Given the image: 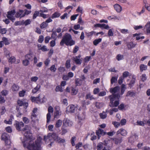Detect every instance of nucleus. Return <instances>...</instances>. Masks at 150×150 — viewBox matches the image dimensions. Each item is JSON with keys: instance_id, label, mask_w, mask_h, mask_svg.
I'll return each mask as SVG.
<instances>
[{"instance_id": "obj_1", "label": "nucleus", "mask_w": 150, "mask_h": 150, "mask_svg": "<svg viewBox=\"0 0 150 150\" xmlns=\"http://www.w3.org/2000/svg\"><path fill=\"white\" fill-rule=\"evenodd\" d=\"M24 126V124L22 122L16 121L15 124L16 129L18 131H22V133L24 134V137L22 141L24 147L29 150H41L40 142L42 138L40 137H38L34 143L33 141L35 138L32 136L30 127L26 125L23 129H22Z\"/></svg>"}, {"instance_id": "obj_2", "label": "nucleus", "mask_w": 150, "mask_h": 150, "mask_svg": "<svg viewBox=\"0 0 150 150\" xmlns=\"http://www.w3.org/2000/svg\"><path fill=\"white\" fill-rule=\"evenodd\" d=\"M64 43L67 46H70L75 44V42L72 39L71 35L68 33H66L63 36L60 44L61 46H63Z\"/></svg>"}, {"instance_id": "obj_3", "label": "nucleus", "mask_w": 150, "mask_h": 150, "mask_svg": "<svg viewBox=\"0 0 150 150\" xmlns=\"http://www.w3.org/2000/svg\"><path fill=\"white\" fill-rule=\"evenodd\" d=\"M59 137L56 133H49L47 136H45L44 137V140L46 142H48V141H52V139L57 141Z\"/></svg>"}, {"instance_id": "obj_4", "label": "nucleus", "mask_w": 150, "mask_h": 150, "mask_svg": "<svg viewBox=\"0 0 150 150\" xmlns=\"http://www.w3.org/2000/svg\"><path fill=\"white\" fill-rule=\"evenodd\" d=\"M53 108L51 106H50L48 108V113L47 114V122H49L50 120L51 114L53 112Z\"/></svg>"}, {"instance_id": "obj_5", "label": "nucleus", "mask_w": 150, "mask_h": 150, "mask_svg": "<svg viewBox=\"0 0 150 150\" xmlns=\"http://www.w3.org/2000/svg\"><path fill=\"white\" fill-rule=\"evenodd\" d=\"M15 13V11L14 10H11L8 12L7 18L11 20L13 22L15 20V18L14 17V15Z\"/></svg>"}, {"instance_id": "obj_6", "label": "nucleus", "mask_w": 150, "mask_h": 150, "mask_svg": "<svg viewBox=\"0 0 150 150\" xmlns=\"http://www.w3.org/2000/svg\"><path fill=\"white\" fill-rule=\"evenodd\" d=\"M72 121L67 118H65L63 121V127H71L73 125Z\"/></svg>"}, {"instance_id": "obj_7", "label": "nucleus", "mask_w": 150, "mask_h": 150, "mask_svg": "<svg viewBox=\"0 0 150 150\" xmlns=\"http://www.w3.org/2000/svg\"><path fill=\"white\" fill-rule=\"evenodd\" d=\"M76 108L74 105H71L66 108V112L67 113L68 112L74 113L75 111Z\"/></svg>"}, {"instance_id": "obj_8", "label": "nucleus", "mask_w": 150, "mask_h": 150, "mask_svg": "<svg viewBox=\"0 0 150 150\" xmlns=\"http://www.w3.org/2000/svg\"><path fill=\"white\" fill-rule=\"evenodd\" d=\"M109 97L110 102H113L115 99H119L120 96L119 93L112 94L111 95L109 96Z\"/></svg>"}, {"instance_id": "obj_9", "label": "nucleus", "mask_w": 150, "mask_h": 150, "mask_svg": "<svg viewBox=\"0 0 150 150\" xmlns=\"http://www.w3.org/2000/svg\"><path fill=\"white\" fill-rule=\"evenodd\" d=\"M81 57L79 55L73 57V59L76 64L80 65L81 64L82 60L80 59Z\"/></svg>"}, {"instance_id": "obj_10", "label": "nucleus", "mask_w": 150, "mask_h": 150, "mask_svg": "<svg viewBox=\"0 0 150 150\" xmlns=\"http://www.w3.org/2000/svg\"><path fill=\"white\" fill-rule=\"evenodd\" d=\"M85 113L83 112L80 111L77 114V117L80 122L81 120H83L85 118Z\"/></svg>"}, {"instance_id": "obj_11", "label": "nucleus", "mask_w": 150, "mask_h": 150, "mask_svg": "<svg viewBox=\"0 0 150 150\" xmlns=\"http://www.w3.org/2000/svg\"><path fill=\"white\" fill-rule=\"evenodd\" d=\"M127 131L124 129H119L117 132L116 134L118 135L120 134L121 135L123 136H125L127 135Z\"/></svg>"}, {"instance_id": "obj_12", "label": "nucleus", "mask_w": 150, "mask_h": 150, "mask_svg": "<svg viewBox=\"0 0 150 150\" xmlns=\"http://www.w3.org/2000/svg\"><path fill=\"white\" fill-rule=\"evenodd\" d=\"M61 111L60 110L59 108L57 109H56L55 111L54 114V118H58L61 115Z\"/></svg>"}, {"instance_id": "obj_13", "label": "nucleus", "mask_w": 150, "mask_h": 150, "mask_svg": "<svg viewBox=\"0 0 150 150\" xmlns=\"http://www.w3.org/2000/svg\"><path fill=\"white\" fill-rule=\"evenodd\" d=\"M25 16V14L24 13V11L22 10H20L18 12L16 13L15 16L16 18L22 17Z\"/></svg>"}, {"instance_id": "obj_14", "label": "nucleus", "mask_w": 150, "mask_h": 150, "mask_svg": "<svg viewBox=\"0 0 150 150\" xmlns=\"http://www.w3.org/2000/svg\"><path fill=\"white\" fill-rule=\"evenodd\" d=\"M120 87L118 86H117L114 88H110V91L112 94H115V93L119 91Z\"/></svg>"}, {"instance_id": "obj_15", "label": "nucleus", "mask_w": 150, "mask_h": 150, "mask_svg": "<svg viewBox=\"0 0 150 150\" xmlns=\"http://www.w3.org/2000/svg\"><path fill=\"white\" fill-rule=\"evenodd\" d=\"M31 119L32 120V122H33V126H35L36 124L35 123L38 122V120L36 117V115L35 114H32L31 116Z\"/></svg>"}, {"instance_id": "obj_16", "label": "nucleus", "mask_w": 150, "mask_h": 150, "mask_svg": "<svg viewBox=\"0 0 150 150\" xmlns=\"http://www.w3.org/2000/svg\"><path fill=\"white\" fill-rule=\"evenodd\" d=\"M39 103H43L45 102L47 100V99L45 96L42 94L39 95Z\"/></svg>"}, {"instance_id": "obj_17", "label": "nucleus", "mask_w": 150, "mask_h": 150, "mask_svg": "<svg viewBox=\"0 0 150 150\" xmlns=\"http://www.w3.org/2000/svg\"><path fill=\"white\" fill-rule=\"evenodd\" d=\"M96 134L98 136V139H99L100 138L101 135H103L105 134V133L103 130L101 129H99L96 132Z\"/></svg>"}, {"instance_id": "obj_18", "label": "nucleus", "mask_w": 150, "mask_h": 150, "mask_svg": "<svg viewBox=\"0 0 150 150\" xmlns=\"http://www.w3.org/2000/svg\"><path fill=\"white\" fill-rule=\"evenodd\" d=\"M35 55L33 53H30L27 54L25 55V59H27L28 60L30 61L33 60V58Z\"/></svg>"}, {"instance_id": "obj_19", "label": "nucleus", "mask_w": 150, "mask_h": 150, "mask_svg": "<svg viewBox=\"0 0 150 150\" xmlns=\"http://www.w3.org/2000/svg\"><path fill=\"white\" fill-rule=\"evenodd\" d=\"M104 143L103 144L107 147L108 149L110 150V146L112 145L111 141L109 140H105L104 141Z\"/></svg>"}, {"instance_id": "obj_20", "label": "nucleus", "mask_w": 150, "mask_h": 150, "mask_svg": "<svg viewBox=\"0 0 150 150\" xmlns=\"http://www.w3.org/2000/svg\"><path fill=\"white\" fill-rule=\"evenodd\" d=\"M144 29L147 33H150V22L146 23L145 25Z\"/></svg>"}, {"instance_id": "obj_21", "label": "nucleus", "mask_w": 150, "mask_h": 150, "mask_svg": "<svg viewBox=\"0 0 150 150\" xmlns=\"http://www.w3.org/2000/svg\"><path fill=\"white\" fill-rule=\"evenodd\" d=\"M111 104L110 105V107H116L119 104V102L118 100L115 101L114 102H110Z\"/></svg>"}, {"instance_id": "obj_22", "label": "nucleus", "mask_w": 150, "mask_h": 150, "mask_svg": "<svg viewBox=\"0 0 150 150\" xmlns=\"http://www.w3.org/2000/svg\"><path fill=\"white\" fill-rule=\"evenodd\" d=\"M1 138L2 140L5 141L9 138V137L7 134L4 133L2 135Z\"/></svg>"}, {"instance_id": "obj_23", "label": "nucleus", "mask_w": 150, "mask_h": 150, "mask_svg": "<svg viewBox=\"0 0 150 150\" xmlns=\"http://www.w3.org/2000/svg\"><path fill=\"white\" fill-rule=\"evenodd\" d=\"M114 7L116 11L118 12H120L122 10L121 7L118 4H115L114 6Z\"/></svg>"}, {"instance_id": "obj_24", "label": "nucleus", "mask_w": 150, "mask_h": 150, "mask_svg": "<svg viewBox=\"0 0 150 150\" xmlns=\"http://www.w3.org/2000/svg\"><path fill=\"white\" fill-rule=\"evenodd\" d=\"M122 137H120L118 138H115L113 139L115 143L116 144L120 143L122 142Z\"/></svg>"}, {"instance_id": "obj_25", "label": "nucleus", "mask_w": 150, "mask_h": 150, "mask_svg": "<svg viewBox=\"0 0 150 150\" xmlns=\"http://www.w3.org/2000/svg\"><path fill=\"white\" fill-rule=\"evenodd\" d=\"M139 68L141 72H142L144 71H145L147 70V65L144 64H141L139 66Z\"/></svg>"}, {"instance_id": "obj_26", "label": "nucleus", "mask_w": 150, "mask_h": 150, "mask_svg": "<svg viewBox=\"0 0 150 150\" xmlns=\"http://www.w3.org/2000/svg\"><path fill=\"white\" fill-rule=\"evenodd\" d=\"M39 95L38 97H31V100L33 102H35L38 103H39Z\"/></svg>"}, {"instance_id": "obj_27", "label": "nucleus", "mask_w": 150, "mask_h": 150, "mask_svg": "<svg viewBox=\"0 0 150 150\" xmlns=\"http://www.w3.org/2000/svg\"><path fill=\"white\" fill-rule=\"evenodd\" d=\"M136 44L133 43L132 42H128L127 43V46L129 49H130L134 47Z\"/></svg>"}, {"instance_id": "obj_28", "label": "nucleus", "mask_w": 150, "mask_h": 150, "mask_svg": "<svg viewBox=\"0 0 150 150\" xmlns=\"http://www.w3.org/2000/svg\"><path fill=\"white\" fill-rule=\"evenodd\" d=\"M19 88V87L17 85L14 84L12 86L11 89L13 91H18Z\"/></svg>"}, {"instance_id": "obj_29", "label": "nucleus", "mask_w": 150, "mask_h": 150, "mask_svg": "<svg viewBox=\"0 0 150 150\" xmlns=\"http://www.w3.org/2000/svg\"><path fill=\"white\" fill-rule=\"evenodd\" d=\"M75 83L76 86H80L82 84V81L81 79H75Z\"/></svg>"}, {"instance_id": "obj_30", "label": "nucleus", "mask_w": 150, "mask_h": 150, "mask_svg": "<svg viewBox=\"0 0 150 150\" xmlns=\"http://www.w3.org/2000/svg\"><path fill=\"white\" fill-rule=\"evenodd\" d=\"M40 88V86L39 84L37 85L36 87H35L33 90L32 92L34 93H36L38 91Z\"/></svg>"}, {"instance_id": "obj_31", "label": "nucleus", "mask_w": 150, "mask_h": 150, "mask_svg": "<svg viewBox=\"0 0 150 150\" xmlns=\"http://www.w3.org/2000/svg\"><path fill=\"white\" fill-rule=\"evenodd\" d=\"M78 90L74 87H72L71 90V93L72 95H75L77 94Z\"/></svg>"}, {"instance_id": "obj_32", "label": "nucleus", "mask_w": 150, "mask_h": 150, "mask_svg": "<svg viewBox=\"0 0 150 150\" xmlns=\"http://www.w3.org/2000/svg\"><path fill=\"white\" fill-rule=\"evenodd\" d=\"M134 125L143 126L144 125V122L142 121L138 120L134 124Z\"/></svg>"}, {"instance_id": "obj_33", "label": "nucleus", "mask_w": 150, "mask_h": 150, "mask_svg": "<svg viewBox=\"0 0 150 150\" xmlns=\"http://www.w3.org/2000/svg\"><path fill=\"white\" fill-rule=\"evenodd\" d=\"M135 81V79L134 78H132L130 81L129 83L128 84L129 86L131 87L133 86Z\"/></svg>"}, {"instance_id": "obj_34", "label": "nucleus", "mask_w": 150, "mask_h": 150, "mask_svg": "<svg viewBox=\"0 0 150 150\" xmlns=\"http://www.w3.org/2000/svg\"><path fill=\"white\" fill-rule=\"evenodd\" d=\"M8 62L10 63H11V64L16 62V59L15 57L13 56L10 57L9 58H8Z\"/></svg>"}, {"instance_id": "obj_35", "label": "nucleus", "mask_w": 150, "mask_h": 150, "mask_svg": "<svg viewBox=\"0 0 150 150\" xmlns=\"http://www.w3.org/2000/svg\"><path fill=\"white\" fill-rule=\"evenodd\" d=\"M13 118V115H11L10 116V118L8 121H7L6 120H4V122L6 124H8L9 125L11 124H12V119Z\"/></svg>"}, {"instance_id": "obj_36", "label": "nucleus", "mask_w": 150, "mask_h": 150, "mask_svg": "<svg viewBox=\"0 0 150 150\" xmlns=\"http://www.w3.org/2000/svg\"><path fill=\"white\" fill-rule=\"evenodd\" d=\"M60 15V14L58 12H55L52 16L51 18H54L59 17Z\"/></svg>"}, {"instance_id": "obj_37", "label": "nucleus", "mask_w": 150, "mask_h": 150, "mask_svg": "<svg viewBox=\"0 0 150 150\" xmlns=\"http://www.w3.org/2000/svg\"><path fill=\"white\" fill-rule=\"evenodd\" d=\"M102 41L101 38H98L96 39L93 42V44L95 46H96L100 42Z\"/></svg>"}, {"instance_id": "obj_38", "label": "nucleus", "mask_w": 150, "mask_h": 150, "mask_svg": "<svg viewBox=\"0 0 150 150\" xmlns=\"http://www.w3.org/2000/svg\"><path fill=\"white\" fill-rule=\"evenodd\" d=\"M104 105L103 103L96 102L95 104L96 106L98 108L102 107Z\"/></svg>"}, {"instance_id": "obj_39", "label": "nucleus", "mask_w": 150, "mask_h": 150, "mask_svg": "<svg viewBox=\"0 0 150 150\" xmlns=\"http://www.w3.org/2000/svg\"><path fill=\"white\" fill-rule=\"evenodd\" d=\"M62 121L60 120H58L56 122L55 126L56 127H59L62 124Z\"/></svg>"}, {"instance_id": "obj_40", "label": "nucleus", "mask_w": 150, "mask_h": 150, "mask_svg": "<svg viewBox=\"0 0 150 150\" xmlns=\"http://www.w3.org/2000/svg\"><path fill=\"white\" fill-rule=\"evenodd\" d=\"M117 77H112L110 80L111 84H112L114 83H116L117 81Z\"/></svg>"}, {"instance_id": "obj_41", "label": "nucleus", "mask_w": 150, "mask_h": 150, "mask_svg": "<svg viewBox=\"0 0 150 150\" xmlns=\"http://www.w3.org/2000/svg\"><path fill=\"white\" fill-rule=\"evenodd\" d=\"M107 116V115L106 112H103L100 114V117L102 119L105 118Z\"/></svg>"}, {"instance_id": "obj_42", "label": "nucleus", "mask_w": 150, "mask_h": 150, "mask_svg": "<svg viewBox=\"0 0 150 150\" xmlns=\"http://www.w3.org/2000/svg\"><path fill=\"white\" fill-rule=\"evenodd\" d=\"M100 28L102 29H105L108 30L109 29L110 27L108 25H106L105 24H101Z\"/></svg>"}, {"instance_id": "obj_43", "label": "nucleus", "mask_w": 150, "mask_h": 150, "mask_svg": "<svg viewBox=\"0 0 150 150\" xmlns=\"http://www.w3.org/2000/svg\"><path fill=\"white\" fill-rule=\"evenodd\" d=\"M134 95L135 94L133 92L131 91H129L127 93L126 96L127 97H133L134 96Z\"/></svg>"}, {"instance_id": "obj_44", "label": "nucleus", "mask_w": 150, "mask_h": 150, "mask_svg": "<svg viewBox=\"0 0 150 150\" xmlns=\"http://www.w3.org/2000/svg\"><path fill=\"white\" fill-rule=\"evenodd\" d=\"M82 143L81 142H79L78 144H77L75 146L76 148V150H79V149H81L80 148L82 147Z\"/></svg>"}, {"instance_id": "obj_45", "label": "nucleus", "mask_w": 150, "mask_h": 150, "mask_svg": "<svg viewBox=\"0 0 150 150\" xmlns=\"http://www.w3.org/2000/svg\"><path fill=\"white\" fill-rule=\"evenodd\" d=\"M29 61L27 59L23 60V64L25 66H27L29 64Z\"/></svg>"}, {"instance_id": "obj_46", "label": "nucleus", "mask_w": 150, "mask_h": 150, "mask_svg": "<svg viewBox=\"0 0 150 150\" xmlns=\"http://www.w3.org/2000/svg\"><path fill=\"white\" fill-rule=\"evenodd\" d=\"M83 8L82 7L79 6L76 9V11L77 12L82 14L83 12Z\"/></svg>"}, {"instance_id": "obj_47", "label": "nucleus", "mask_w": 150, "mask_h": 150, "mask_svg": "<svg viewBox=\"0 0 150 150\" xmlns=\"http://www.w3.org/2000/svg\"><path fill=\"white\" fill-rule=\"evenodd\" d=\"M50 71L52 72H55L57 69L55 65H52L50 68Z\"/></svg>"}, {"instance_id": "obj_48", "label": "nucleus", "mask_w": 150, "mask_h": 150, "mask_svg": "<svg viewBox=\"0 0 150 150\" xmlns=\"http://www.w3.org/2000/svg\"><path fill=\"white\" fill-rule=\"evenodd\" d=\"M69 17L68 14L67 13H64V15L60 17V18L62 19H67Z\"/></svg>"}, {"instance_id": "obj_49", "label": "nucleus", "mask_w": 150, "mask_h": 150, "mask_svg": "<svg viewBox=\"0 0 150 150\" xmlns=\"http://www.w3.org/2000/svg\"><path fill=\"white\" fill-rule=\"evenodd\" d=\"M2 41H3L4 43L6 45H8L9 44L8 39L5 37H3L2 38Z\"/></svg>"}, {"instance_id": "obj_50", "label": "nucleus", "mask_w": 150, "mask_h": 150, "mask_svg": "<svg viewBox=\"0 0 150 150\" xmlns=\"http://www.w3.org/2000/svg\"><path fill=\"white\" fill-rule=\"evenodd\" d=\"M23 25L24 24L25 26L30 24L31 22V21L30 19H27L25 21H22Z\"/></svg>"}, {"instance_id": "obj_51", "label": "nucleus", "mask_w": 150, "mask_h": 150, "mask_svg": "<svg viewBox=\"0 0 150 150\" xmlns=\"http://www.w3.org/2000/svg\"><path fill=\"white\" fill-rule=\"evenodd\" d=\"M55 91L56 92L60 91L62 92L63 91V89L61 86H56L55 89Z\"/></svg>"}, {"instance_id": "obj_52", "label": "nucleus", "mask_w": 150, "mask_h": 150, "mask_svg": "<svg viewBox=\"0 0 150 150\" xmlns=\"http://www.w3.org/2000/svg\"><path fill=\"white\" fill-rule=\"evenodd\" d=\"M86 98L87 99H89L90 100H92L93 99H94L95 98L92 95H91V94L90 93H88L86 95Z\"/></svg>"}, {"instance_id": "obj_53", "label": "nucleus", "mask_w": 150, "mask_h": 150, "mask_svg": "<svg viewBox=\"0 0 150 150\" xmlns=\"http://www.w3.org/2000/svg\"><path fill=\"white\" fill-rule=\"evenodd\" d=\"M103 144L102 142L99 143L97 146V149L98 150H101L103 147Z\"/></svg>"}, {"instance_id": "obj_54", "label": "nucleus", "mask_w": 150, "mask_h": 150, "mask_svg": "<svg viewBox=\"0 0 150 150\" xmlns=\"http://www.w3.org/2000/svg\"><path fill=\"white\" fill-rule=\"evenodd\" d=\"M57 142L59 143H65V141L64 139H62L59 137Z\"/></svg>"}, {"instance_id": "obj_55", "label": "nucleus", "mask_w": 150, "mask_h": 150, "mask_svg": "<svg viewBox=\"0 0 150 150\" xmlns=\"http://www.w3.org/2000/svg\"><path fill=\"white\" fill-rule=\"evenodd\" d=\"M113 29H110L108 31V35L109 36H112L114 35V33L113 32Z\"/></svg>"}, {"instance_id": "obj_56", "label": "nucleus", "mask_w": 150, "mask_h": 150, "mask_svg": "<svg viewBox=\"0 0 150 150\" xmlns=\"http://www.w3.org/2000/svg\"><path fill=\"white\" fill-rule=\"evenodd\" d=\"M38 77L37 76H33L30 78L32 82H36L38 80Z\"/></svg>"}, {"instance_id": "obj_57", "label": "nucleus", "mask_w": 150, "mask_h": 150, "mask_svg": "<svg viewBox=\"0 0 150 150\" xmlns=\"http://www.w3.org/2000/svg\"><path fill=\"white\" fill-rule=\"evenodd\" d=\"M70 60L69 59H68L66 61L65 65L67 68H69L70 67Z\"/></svg>"}, {"instance_id": "obj_58", "label": "nucleus", "mask_w": 150, "mask_h": 150, "mask_svg": "<svg viewBox=\"0 0 150 150\" xmlns=\"http://www.w3.org/2000/svg\"><path fill=\"white\" fill-rule=\"evenodd\" d=\"M123 55L119 54L117 56L116 59L118 61H120L123 59Z\"/></svg>"}, {"instance_id": "obj_59", "label": "nucleus", "mask_w": 150, "mask_h": 150, "mask_svg": "<svg viewBox=\"0 0 150 150\" xmlns=\"http://www.w3.org/2000/svg\"><path fill=\"white\" fill-rule=\"evenodd\" d=\"M129 73L127 71L124 72L123 73V77L124 78L128 77L129 75Z\"/></svg>"}, {"instance_id": "obj_60", "label": "nucleus", "mask_w": 150, "mask_h": 150, "mask_svg": "<svg viewBox=\"0 0 150 150\" xmlns=\"http://www.w3.org/2000/svg\"><path fill=\"white\" fill-rule=\"evenodd\" d=\"M47 23H46L45 22H44L41 25L40 28L42 29L45 28L47 26Z\"/></svg>"}, {"instance_id": "obj_61", "label": "nucleus", "mask_w": 150, "mask_h": 150, "mask_svg": "<svg viewBox=\"0 0 150 150\" xmlns=\"http://www.w3.org/2000/svg\"><path fill=\"white\" fill-rule=\"evenodd\" d=\"M66 127H63V125H62V134H64L66 133L67 131V129H65L64 128Z\"/></svg>"}, {"instance_id": "obj_62", "label": "nucleus", "mask_w": 150, "mask_h": 150, "mask_svg": "<svg viewBox=\"0 0 150 150\" xmlns=\"http://www.w3.org/2000/svg\"><path fill=\"white\" fill-rule=\"evenodd\" d=\"M120 31L123 34H126L129 33L128 30L127 29H122L120 30Z\"/></svg>"}, {"instance_id": "obj_63", "label": "nucleus", "mask_w": 150, "mask_h": 150, "mask_svg": "<svg viewBox=\"0 0 150 150\" xmlns=\"http://www.w3.org/2000/svg\"><path fill=\"white\" fill-rule=\"evenodd\" d=\"M126 122V120L125 119H122L120 122V124L121 125H125Z\"/></svg>"}, {"instance_id": "obj_64", "label": "nucleus", "mask_w": 150, "mask_h": 150, "mask_svg": "<svg viewBox=\"0 0 150 150\" xmlns=\"http://www.w3.org/2000/svg\"><path fill=\"white\" fill-rule=\"evenodd\" d=\"M112 124H113L115 127L116 128L118 127L120 125V123L116 122H112Z\"/></svg>"}]
</instances>
